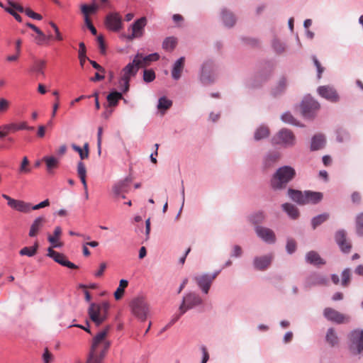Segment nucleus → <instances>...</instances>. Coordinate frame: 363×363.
<instances>
[{
  "label": "nucleus",
  "instance_id": "f257e3e1",
  "mask_svg": "<svg viewBox=\"0 0 363 363\" xmlns=\"http://www.w3.org/2000/svg\"><path fill=\"white\" fill-rule=\"evenodd\" d=\"M109 330L108 325L94 337L86 363H102L111 346L107 339Z\"/></svg>",
  "mask_w": 363,
  "mask_h": 363
},
{
  "label": "nucleus",
  "instance_id": "f03ea898",
  "mask_svg": "<svg viewBox=\"0 0 363 363\" xmlns=\"http://www.w3.org/2000/svg\"><path fill=\"white\" fill-rule=\"evenodd\" d=\"M296 172L294 168L289 166H284L279 168L271 181V185L274 189H281L294 179Z\"/></svg>",
  "mask_w": 363,
  "mask_h": 363
},
{
  "label": "nucleus",
  "instance_id": "7ed1b4c3",
  "mask_svg": "<svg viewBox=\"0 0 363 363\" xmlns=\"http://www.w3.org/2000/svg\"><path fill=\"white\" fill-rule=\"evenodd\" d=\"M140 67V62L138 59H134L122 69L123 74L118 80V86L123 92H127L130 88V80L135 77Z\"/></svg>",
  "mask_w": 363,
  "mask_h": 363
},
{
  "label": "nucleus",
  "instance_id": "20e7f679",
  "mask_svg": "<svg viewBox=\"0 0 363 363\" xmlns=\"http://www.w3.org/2000/svg\"><path fill=\"white\" fill-rule=\"evenodd\" d=\"M109 307L108 302H103L101 304L93 303L89 306L88 310L89 318L96 326H99L107 319Z\"/></svg>",
  "mask_w": 363,
  "mask_h": 363
},
{
  "label": "nucleus",
  "instance_id": "39448f33",
  "mask_svg": "<svg viewBox=\"0 0 363 363\" xmlns=\"http://www.w3.org/2000/svg\"><path fill=\"white\" fill-rule=\"evenodd\" d=\"M216 79V66L211 60L204 61L201 67L199 80L206 86L215 82Z\"/></svg>",
  "mask_w": 363,
  "mask_h": 363
},
{
  "label": "nucleus",
  "instance_id": "423d86ee",
  "mask_svg": "<svg viewBox=\"0 0 363 363\" xmlns=\"http://www.w3.org/2000/svg\"><path fill=\"white\" fill-rule=\"evenodd\" d=\"M130 307L135 317L142 321L147 319L150 313V306L144 297L138 296L133 298L130 303Z\"/></svg>",
  "mask_w": 363,
  "mask_h": 363
},
{
  "label": "nucleus",
  "instance_id": "0eeeda50",
  "mask_svg": "<svg viewBox=\"0 0 363 363\" xmlns=\"http://www.w3.org/2000/svg\"><path fill=\"white\" fill-rule=\"evenodd\" d=\"M348 347L352 354H363V330L354 329L348 334Z\"/></svg>",
  "mask_w": 363,
  "mask_h": 363
},
{
  "label": "nucleus",
  "instance_id": "6e6552de",
  "mask_svg": "<svg viewBox=\"0 0 363 363\" xmlns=\"http://www.w3.org/2000/svg\"><path fill=\"white\" fill-rule=\"evenodd\" d=\"M296 136L294 133L286 128H282L272 138L273 145H281L284 147H291L296 144Z\"/></svg>",
  "mask_w": 363,
  "mask_h": 363
},
{
  "label": "nucleus",
  "instance_id": "1a4fd4ad",
  "mask_svg": "<svg viewBox=\"0 0 363 363\" xmlns=\"http://www.w3.org/2000/svg\"><path fill=\"white\" fill-rule=\"evenodd\" d=\"M281 119L285 123L304 127L306 123L313 120V115H281Z\"/></svg>",
  "mask_w": 363,
  "mask_h": 363
},
{
  "label": "nucleus",
  "instance_id": "9d476101",
  "mask_svg": "<svg viewBox=\"0 0 363 363\" xmlns=\"http://www.w3.org/2000/svg\"><path fill=\"white\" fill-rule=\"evenodd\" d=\"M106 28L113 32H118L123 27L122 17L118 12L108 13L104 20Z\"/></svg>",
  "mask_w": 363,
  "mask_h": 363
},
{
  "label": "nucleus",
  "instance_id": "9b49d317",
  "mask_svg": "<svg viewBox=\"0 0 363 363\" xmlns=\"http://www.w3.org/2000/svg\"><path fill=\"white\" fill-rule=\"evenodd\" d=\"M201 303L202 299L199 295L194 293H190L183 298V301L179 306V311H181V314H184L188 310L201 305Z\"/></svg>",
  "mask_w": 363,
  "mask_h": 363
},
{
  "label": "nucleus",
  "instance_id": "f8f14e48",
  "mask_svg": "<svg viewBox=\"0 0 363 363\" xmlns=\"http://www.w3.org/2000/svg\"><path fill=\"white\" fill-rule=\"evenodd\" d=\"M317 92L322 98L332 103H336L340 99L339 94L336 89L330 85L318 86Z\"/></svg>",
  "mask_w": 363,
  "mask_h": 363
},
{
  "label": "nucleus",
  "instance_id": "ddd939ff",
  "mask_svg": "<svg viewBox=\"0 0 363 363\" xmlns=\"http://www.w3.org/2000/svg\"><path fill=\"white\" fill-rule=\"evenodd\" d=\"M2 197L7 201L8 206L14 210L24 213H28L31 211V204L29 203L14 199L6 194H2Z\"/></svg>",
  "mask_w": 363,
  "mask_h": 363
},
{
  "label": "nucleus",
  "instance_id": "4468645a",
  "mask_svg": "<svg viewBox=\"0 0 363 363\" xmlns=\"http://www.w3.org/2000/svg\"><path fill=\"white\" fill-rule=\"evenodd\" d=\"M274 65L270 61L262 62L256 74V79L260 82L267 81L273 73Z\"/></svg>",
  "mask_w": 363,
  "mask_h": 363
},
{
  "label": "nucleus",
  "instance_id": "2eb2a0df",
  "mask_svg": "<svg viewBox=\"0 0 363 363\" xmlns=\"http://www.w3.org/2000/svg\"><path fill=\"white\" fill-rule=\"evenodd\" d=\"M146 23L147 19L145 17H141L134 21V23L130 26L132 33L127 36V39L129 41H131L135 38L142 37L144 33V28Z\"/></svg>",
  "mask_w": 363,
  "mask_h": 363
},
{
  "label": "nucleus",
  "instance_id": "dca6fc26",
  "mask_svg": "<svg viewBox=\"0 0 363 363\" xmlns=\"http://www.w3.org/2000/svg\"><path fill=\"white\" fill-rule=\"evenodd\" d=\"M301 106L302 113H312L318 111L320 108L319 102L310 95L303 97Z\"/></svg>",
  "mask_w": 363,
  "mask_h": 363
},
{
  "label": "nucleus",
  "instance_id": "f3484780",
  "mask_svg": "<svg viewBox=\"0 0 363 363\" xmlns=\"http://www.w3.org/2000/svg\"><path fill=\"white\" fill-rule=\"evenodd\" d=\"M47 255L52 258L56 262L61 264L62 266L74 269L78 268L76 264L69 261L64 254L55 251L52 247H49L48 249Z\"/></svg>",
  "mask_w": 363,
  "mask_h": 363
},
{
  "label": "nucleus",
  "instance_id": "a211bd4d",
  "mask_svg": "<svg viewBox=\"0 0 363 363\" xmlns=\"http://www.w3.org/2000/svg\"><path fill=\"white\" fill-rule=\"evenodd\" d=\"M323 315L326 319L338 324L348 322L350 318L332 308H325Z\"/></svg>",
  "mask_w": 363,
  "mask_h": 363
},
{
  "label": "nucleus",
  "instance_id": "6ab92c4d",
  "mask_svg": "<svg viewBox=\"0 0 363 363\" xmlns=\"http://www.w3.org/2000/svg\"><path fill=\"white\" fill-rule=\"evenodd\" d=\"M217 273L213 275L202 274L195 277L194 279L197 283L198 286L201 289L202 291L205 294H208L211 285L213 280L217 277Z\"/></svg>",
  "mask_w": 363,
  "mask_h": 363
},
{
  "label": "nucleus",
  "instance_id": "aec40b11",
  "mask_svg": "<svg viewBox=\"0 0 363 363\" xmlns=\"http://www.w3.org/2000/svg\"><path fill=\"white\" fill-rule=\"evenodd\" d=\"M335 240L343 252L349 253L350 252L352 245L347 239V233L345 230H338L335 234Z\"/></svg>",
  "mask_w": 363,
  "mask_h": 363
},
{
  "label": "nucleus",
  "instance_id": "412c9836",
  "mask_svg": "<svg viewBox=\"0 0 363 363\" xmlns=\"http://www.w3.org/2000/svg\"><path fill=\"white\" fill-rule=\"evenodd\" d=\"M255 231L257 235L264 242L270 244L275 242L276 235L272 230L262 226H257Z\"/></svg>",
  "mask_w": 363,
  "mask_h": 363
},
{
  "label": "nucleus",
  "instance_id": "4be33fe9",
  "mask_svg": "<svg viewBox=\"0 0 363 363\" xmlns=\"http://www.w3.org/2000/svg\"><path fill=\"white\" fill-rule=\"evenodd\" d=\"M6 1L10 6L13 8L18 12L25 13L26 16H28V17H30L33 19L38 20V21H40L43 19V16L40 14L33 11L29 8L24 9L21 5H20L17 3H15L11 0H6Z\"/></svg>",
  "mask_w": 363,
  "mask_h": 363
},
{
  "label": "nucleus",
  "instance_id": "5701e85b",
  "mask_svg": "<svg viewBox=\"0 0 363 363\" xmlns=\"http://www.w3.org/2000/svg\"><path fill=\"white\" fill-rule=\"evenodd\" d=\"M220 17L224 26L228 28H233L236 23L235 15L226 8L222 9Z\"/></svg>",
  "mask_w": 363,
  "mask_h": 363
},
{
  "label": "nucleus",
  "instance_id": "b1692460",
  "mask_svg": "<svg viewBox=\"0 0 363 363\" xmlns=\"http://www.w3.org/2000/svg\"><path fill=\"white\" fill-rule=\"evenodd\" d=\"M328 284V279L325 276L320 274L313 273L311 274L306 281V286L307 287H312L317 285H326Z\"/></svg>",
  "mask_w": 363,
  "mask_h": 363
},
{
  "label": "nucleus",
  "instance_id": "393cba45",
  "mask_svg": "<svg viewBox=\"0 0 363 363\" xmlns=\"http://www.w3.org/2000/svg\"><path fill=\"white\" fill-rule=\"evenodd\" d=\"M272 259L273 255L272 254L255 257L254 259V266L258 270H264L270 265Z\"/></svg>",
  "mask_w": 363,
  "mask_h": 363
},
{
  "label": "nucleus",
  "instance_id": "a878e982",
  "mask_svg": "<svg viewBox=\"0 0 363 363\" xmlns=\"http://www.w3.org/2000/svg\"><path fill=\"white\" fill-rule=\"evenodd\" d=\"M45 222L46 219L43 216L36 218L30 225L28 233L29 236L31 238L37 236L40 230L44 226Z\"/></svg>",
  "mask_w": 363,
  "mask_h": 363
},
{
  "label": "nucleus",
  "instance_id": "bb28decb",
  "mask_svg": "<svg viewBox=\"0 0 363 363\" xmlns=\"http://www.w3.org/2000/svg\"><path fill=\"white\" fill-rule=\"evenodd\" d=\"M184 57H180L174 62L172 69V77L174 80H179L181 78L182 72L184 67Z\"/></svg>",
  "mask_w": 363,
  "mask_h": 363
},
{
  "label": "nucleus",
  "instance_id": "cd10ccee",
  "mask_svg": "<svg viewBox=\"0 0 363 363\" xmlns=\"http://www.w3.org/2000/svg\"><path fill=\"white\" fill-rule=\"evenodd\" d=\"M287 87V79L285 76H282L279 79L277 84L272 88V95L274 97L279 96L282 95Z\"/></svg>",
  "mask_w": 363,
  "mask_h": 363
},
{
  "label": "nucleus",
  "instance_id": "c85d7f7f",
  "mask_svg": "<svg viewBox=\"0 0 363 363\" xmlns=\"http://www.w3.org/2000/svg\"><path fill=\"white\" fill-rule=\"evenodd\" d=\"M46 65V61L44 60H35L33 65L30 67L29 72L34 73L37 77H45L44 69Z\"/></svg>",
  "mask_w": 363,
  "mask_h": 363
},
{
  "label": "nucleus",
  "instance_id": "c756f323",
  "mask_svg": "<svg viewBox=\"0 0 363 363\" xmlns=\"http://www.w3.org/2000/svg\"><path fill=\"white\" fill-rule=\"evenodd\" d=\"M4 130H7L8 133L10 132H16L19 130H33L34 129L33 127L28 126L26 122L21 123H12L7 125H5L2 127Z\"/></svg>",
  "mask_w": 363,
  "mask_h": 363
},
{
  "label": "nucleus",
  "instance_id": "7c9ffc66",
  "mask_svg": "<svg viewBox=\"0 0 363 363\" xmlns=\"http://www.w3.org/2000/svg\"><path fill=\"white\" fill-rule=\"evenodd\" d=\"M325 340L327 343L332 347L339 345L340 339L334 328H330L328 330L325 335Z\"/></svg>",
  "mask_w": 363,
  "mask_h": 363
},
{
  "label": "nucleus",
  "instance_id": "2f4dec72",
  "mask_svg": "<svg viewBox=\"0 0 363 363\" xmlns=\"http://www.w3.org/2000/svg\"><path fill=\"white\" fill-rule=\"evenodd\" d=\"M325 144V139L323 135L316 134L311 140V150L313 151L322 149Z\"/></svg>",
  "mask_w": 363,
  "mask_h": 363
},
{
  "label": "nucleus",
  "instance_id": "473e14b6",
  "mask_svg": "<svg viewBox=\"0 0 363 363\" xmlns=\"http://www.w3.org/2000/svg\"><path fill=\"white\" fill-rule=\"evenodd\" d=\"M306 262L313 265H323L325 262L320 257L319 254L315 251H311L306 255Z\"/></svg>",
  "mask_w": 363,
  "mask_h": 363
},
{
  "label": "nucleus",
  "instance_id": "72a5a7b5",
  "mask_svg": "<svg viewBox=\"0 0 363 363\" xmlns=\"http://www.w3.org/2000/svg\"><path fill=\"white\" fill-rule=\"evenodd\" d=\"M123 91L113 89L107 96L106 99L109 106H116L119 100L123 99Z\"/></svg>",
  "mask_w": 363,
  "mask_h": 363
},
{
  "label": "nucleus",
  "instance_id": "f704fd0d",
  "mask_svg": "<svg viewBox=\"0 0 363 363\" xmlns=\"http://www.w3.org/2000/svg\"><path fill=\"white\" fill-rule=\"evenodd\" d=\"M323 199V194L311 191H305V201L306 203H317Z\"/></svg>",
  "mask_w": 363,
  "mask_h": 363
},
{
  "label": "nucleus",
  "instance_id": "c9c22d12",
  "mask_svg": "<svg viewBox=\"0 0 363 363\" xmlns=\"http://www.w3.org/2000/svg\"><path fill=\"white\" fill-rule=\"evenodd\" d=\"M159 55L156 52L150 54L146 56H143L141 53H137V55L135 56V58L140 61V67L145 65L150 62L157 61L159 60Z\"/></svg>",
  "mask_w": 363,
  "mask_h": 363
},
{
  "label": "nucleus",
  "instance_id": "e433bc0d",
  "mask_svg": "<svg viewBox=\"0 0 363 363\" xmlns=\"http://www.w3.org/2000/svg\"><path fill=\"white\" fill-rule=\"evenodd\" d=\"M54 235L48 236V241L52 244V248L60 247L62 244L58 242V240L62 234V228L60 226H56L54 230Z\"/></svg>",
  "mask_w": 363,
  "mask_h": 363
},
{
  "label": "nucleus",
  "instance_id": "4c0bfd02",
  "mask_svg": "<svg viewBox=\"0 0 363 363\" xmlns=\"http://www.w3.org/2000/svg\"><path fill=\"white\" fill-rule=\"evenodd\" d=\"M289 196L295 202L301 205L306 204L305 201V192L303 193L301 191L289 189Z\"/></svg>",
  "mask_w": 363,
  "mask_h": 363
},
{
  "label": "nucleus",
  "instance_id": "58836bf2",
  "mask_svg": "<svg viewBox=\"0 0 363 363\" xmlns=\"http://www.w3.org/2000/svg\"><path fill=\"white\" fill-rule=\"evenodd\" d=\"M77 174L83 184L84 189H88L86 180V169L84 163L82 161L79 162L77 164Z\"/></svg>",
  "mask_w": 363,
  "mask_h": 363
},
{
  "label": "nucleus",
  "instance_id": "ea45409f",
  "mask_svg": "<svg viewBox=\"0 0 363 363\" xmlns=\"http://www.w3.org/2000/svg\"><path fill=\"white\" fill-rule=\"evenodd\" d=\"M282 208L284 211L287 213V214L291 218H297L299 215V212L298 208L293 204L291 203H284L282 205Z\"/></svg>",
  "mask_w": 363,
  "mask_h": 363
},
{
  "label": "nucleus",
  "instance_id": "a19ab883",
  "mask_svg": "<svg viewBox=\"0 0 363 363\" xmlns=\"http://www.w3.org/2000/svg\"><path fill=\"white\" fill-rule=\"evenodd\" d=\"M177 44V40L175 37L171 36L166 38L162 42V48L167 51H172Z\"/></svg>",
  "mask_w": 363,
  "mask_h": 363
},
{
  "label": "nucleus",
  "instance_id": "79ce46f5",
  "mask_svg": "<svg viewBox=\"0 0 363 363\" xmlns=\"http://www.w3.org/2000/svg\"><path fill=\"white\" fill-rule=\"evenodd\" d=\"M269 135V130L268 127L260 125L255 132L254 138L255 140H260L266 138Z\"/></svg>",
  "mask_w": 363,
  "mask_h": 363
},
{
  "label": "nucleus",
  "instance_id": "37998d69",
  "mask_svg": "<svg viewBox=\"0 0 363 363\" xmlns=\"http://www.w3.org/2000/svg\"><path fill=\"white\" fill-rule=\"evenodd\" d=\"M38 242L36 241L32 247H23L20 251L19 254L21 256L33 257L37 253L38 249Z\"/></svg>",
  "mask_w": 363,
  "mask_h": 363
},
{
  "label": "nucleus",
  "instance_id": "c03bdc74",
  "mask_svg": "<svg viewBox=\"0 0 363 363\" xmlns=\"http://www.w3.org/2000/svg\"><path fill=\"white\" fill-rule=\"evenodd\" d=\"M272 47L277 55H281L286 50V44L281 42L278 38H275L272 41Z\"/></svg>",
  "mask_w": 363,
  "mask_h": 363
},
{
  "label": "nucleus",
  "instance_id": "a18cd8bd",
  "mask_svg": "<svg viewBox=\"0 0 363 363\" xmlns=\"http://www.w3.org/2000/svg\"><path fill=\"white\" fill-rule=\"evenodd\" d=\"M43 160L45 162L47 169L49 172L54 168H57L59 164V160L53 156L44 157Z\"/></svg>",
  "mask_w": 363,
  "mask_h": 363
},
{
  "label": "nucleus",
  "instance_id": "49530a36",
  "mask_svg": "<svg viewBox=\"0 0 363 363\" xmlns=\"http://www.w3.org/2000/svg\"><path fill=\"white\" fill-rule=\"evenodd\" d=\"M128 281L125 279H121L119 282V286L117 288L116 291L114 293V297L116 300H120L123 294L124 290L128 286Z\"/></svg>",
  "mask_w": 363,
  "mask_h": 363
},
{
  "label": "nucleus",
  "instance_id": "de8ad7c7",
  "mask_svg": "<svg viewBox=\"0 0 363 363\" xmlns=\"http://www.w3.org/2000/svg\"><path fill=\"white\" fill-rule=\"evenodd\" d=\"M341 277V285L343 287H347L350 284L352 278L351 269L349 268L345 269L342 272Z\"/></svg>",
  "mask_w": 363,
  "mask_h": 363
},
{
  "label": "nucleus",
  "instance_id": "09e8293b",
  "mask_svg": "<svg viewBox=\"0 0 363 363\" xmlns=\"http://www.w3.org/2000/svg\"><path fill=\"white\" fill-rule=\"evenodd\" d=\"M79 63L82 67H84L85 61L89 59L86 57V46L85 44L83 42L79 43Z\"/></svg>",
  "mask_w": 363,
  "mask_h": 363
},
{
  "label": "nucleus",
  "instance_id": "8fccbe9b",
  "mask_svg": "<svg viewBox=\"0 0 363 363\" xmlns=\"http://www.w3.org/2000/svg\"><path fill=\"white\" fill-rule=\"evenodd\" d=\"M330 217L328 213H323L314 217L312 220L313 228H316L318 225L326 221Z\"/></svg>",
  "mask_w": 363,
  "mask_h": 363
},
{
  "label": "nucleus",
  "instance_id": "3c124183",
  "mask_svg": "<svg viewBox=\"0 0 363 363\" xmlns=\"http://www.w3.org/2000/svg\"><path fill=\"white\" fill-rule=\"evenodd\" d=\"M127 186H128L127 180H124V181H122V182L118 183L117 184H116L113 186V189L114 194L116 196H119L121 195V194H122L126 191Z\"/></svg>",
  "mask_w": 363,
  "mask_h": 363
},
{
  "label": "nucleus",
  "instance_id": "603ef678",
  "mask_svg": "<svg viewBox=\"0 0 363 363\" xmlns=\"http://www.w3.org/2000/svg\"><path fill=\"white\" fill-rule=\"evenodd\" d=\"M172 105V101L165 96L159 99L157 108L159 110L164 111L167 110Z\"/></svg>",
  "mask_w": 363,
  "mask_h": 363
},
{
  "label": "nucleus",
  "instance_id": "864d4df0",
  "mask_svg": "<svg viewBox=\"0 0 363 363\" xmlns=\"http://www.w3.org/2000/svg\"><path fill=\"white\" fill-rule=\"evenodd\" d=\"M280 158L279 152H272L267 155L265 158V165L267 167L272 166L274 163L277 162Z\"/></svg>",
  "mask_w": 363,
  "mask_h": 363
},
{
  "label": "nucleus",
  "instance_id": "5fc2aeb1",
  "mask_svg": "<svg viewBox=\"0 0 363 363\" xmlns=\"http://www.w3.org/2000/svg\"><path fill=\"white\" fill-rule=\"evenodd\" d=\"M31 171L30 162L27 157H24L18 169L19 174H28Z\"/></svg>",
  "mask_w": 363,
  "mask_h": 363
},
{
  "label": "nucleus",
  "instance_id": "6e6d98bb",
  "mask_svg": "<svg viewBox=\"0 0 363 363\" xmlns=\"http://www.w3.org/2000/svg\"><path fill=\"white\" fill-rule=\"evenodd\" d=\"M39 33H37L38 36L35 38V42L38 45L47 43L49 40L52 39V36L51 35H46L42 30Z\"/></svg>",
  "mask_w": 363,
  "mask_h": 363
},
{
  "label": "nucleus",
  "instance_id": "4d7b16f0",
  "mask_svg": "<svg viewBox=\"0 0 363 363\" xmlns=\"http://www.w3.org/2000/svg\"><path fill=\"white\" fill-rule=\"evenodd\" d=\"M356 228L357 234L363 235V213H361L357 216Z\"/></svg>",
  "mask_w": 363,
  "mask_h": 363
},
{
  "label": "nucleus",
  "instance_id": "13d9d810",
  "mask_svg": "<svg viewBox=\"0 0 363 363\" xmlns=\"http://www.w3.org/2000/svg\"><path fill=\"white\" fill-rule=\"evenodd\" d=\"M155 79V73L152 69H145L143 72V80L150 83Z\"/></svg>",
  "mask_w": 363,
  "mask_h": 363
},
{
  "label": "nucleus",
  "instance_id": "bf43d9fd",
  "mask_svg": "<svg viewBox=\"0 0 363 363\" xmlns=\"http://www.w3.org/2000/svg\"><path fill=\"white\" fill-rule=\"evenodd\" d=\"M72 148L77 152L79 153V157H80V159L82 160H85V159H87L89 157V155L86 152H84L83 150V149L82 147H80L79 146L75 145V144H72Z\"/></svg>",
  "mask_w": 363,
  "mask_h": 363
},
{
  "label": "nucleus",
  "instance_id": "052dcab7",
  "mask_svg": "<svg viewBox=\"0 0 363 363\" xmlns=\"http://www.w3.org/2000/svg\"><path fill=\"white\" fill-rule=\"evenodd\" d=\"M312 59H313L314 65L315 66V67L317 69V77H318V79H320L322 73L324 71V68L321 66L320 62L318 61V60L317 59V57L315 55H313L312 57Z\"/></svg>",
  "mask_w": 363,
  "mask_h": 363
},
{
  "label": "nucleus",
  "instance_id": "680f3d73",
  "mask_svg": "<svg viewBox=\"0 0 363 363\" xmlns=\"http://www.w3.org/2000/svg\"><path fill=\"white\" fill-rule=\"evenodd\" d=\"M49 24L54 29V31L55 33V37H52V39L58 40V41L62 40H63L62 35L58 27L57 26V25L52 21H50L49 23Z\"/></svg>",
  "mask_w": 363,
  "mask_h": 363
},
{
  "label": "nucleus",
  "instance_id": "e2e57ef3",
  "mask_svg": "<svg viewBox=\"0 0 363 363\" xmlns=\"http://www.w3.org/2000/svg\"><path fill=\"white\" fill-rule=\"evenodd\" d=\"M286 248L288 253L291 254L294 252L296 250V241L293 239H288Z\"/></svg>",
  "mask_w": 363,
  "mask_h": 363
},
{
  "label": "nucleus",
  "instance_id": "0e129e2a",
  "mask_svg": "<svg viewBox=\"0 0 363 363\" xmlns=\"http://www.w3.org/2000/svg\"><path fill=\"white\" fill-rule=\"evenodd\" d=\"M102 133L103 128L102 127H99L98 133H97V148L99 155L101 152V143H102Z\"/></svg>",
  "mask_w": 363,
  "mask_h": 363
},
{
  "label": "nucleus",
  "instance_id": "69168bd1",
  "mask_svg": "<svg viewBox=\"0 0 363 363\" xmlns=\"http://www.w3.org/2000/svg\"><path fill=\"white\" fill-rule=\"evenodd\" d=\"M264 218V216L263 213L259 212L252 216L250 218L251 221L253 223H261Z\"/></svg>",
  "mask_w": 363,
  "mask_h": 363
},
{
  "label": "nucleus",
  "instance_id": "338daca9",
  "mask_svg": "<svg viewBox=\"0 0 363 363\" xmlns=\"http://www.w3.org/2000/svg\"><path fill=\"white\" fill-rule=\"evenodd\" d=\"M97 42L99 43L101 54L105 55L106 54V45H105L104 38L103 35H99L97 37Z\"/></svg>",
  "mask_w": 363,
  "mask_h": 363
},
{
  "label": "nucleus",
  "instance_id": "774afa93",
  "mask_svg": "<svg viewBox=\"0 0 363 363\" xmlns=\"http://www.w3.org/2000/svg\"><path fill=\"white\" fill-rule=\"evenodd\" d=\"M4 10L8 12L9 14H11L12 16L14 17V18L18 21V22H22V17L18 14L14 10L13 8L11 9V8H4Z\"/></svg>",
  "mask_w": 363,
  "mask_h": 363
}]
</instances>
